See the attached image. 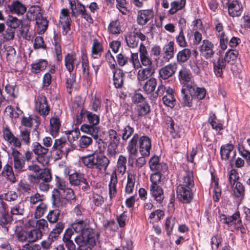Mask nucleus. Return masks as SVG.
<instances>
[{
    "instance_id": "nucleus-62",
    "label": "nucleus",
    "mask_w": 250,
    "mask_h": 250,
    "mask_svg": "<svg viewBox=\"0 0 250 250\" xmlns=\"http://www.w3.org/2000/svg\"><path fill=\"white\" fill-rule=\"evenodd\" d=\"M76 74L71 73L70 74V77L66 79L65 85L69 93H71L74 86L76 84Z\"/></svg>"
},
{
    "instance_id": "nucleus-36",
    "label": "nucleus",
    "mask_w": 250,
    "mask_h": 250,
    "mask_svg": "<svg viewBox=\"0 0 250 250\" xmlns=\"http://www.w3.org/2000/svg\"><path fill=\"white\" fill-rule=\"evenodd\" d=\"M84 175L80 172H75L69 176L70 184L72 186H78L84 181Z\"/></svg>"
},
{
    "instance_id": "nucleus-59",
    "label": "nucleus",
    "mask_w": 250,
    "mask_h": 250,
    "mask_svg": "<svg viewBox=\"0 0 250 250\" xmlns=\"http://www.w3.org/2000/svg\"><path fill=\"white\" fill-rule=\"evenodd\" d=\"M135 178L131 174H128L127 176V181L125 187V191L126 193L130 194L132 193L134 188Z\"/></svg>"
},
{
    "instance_id": "nucleus-48",
    "label": "nucleus",
    "mask_w": 250,
    "mask_h": 250,
    "mask_svg": "<svg viewBox=\"0 0 250 250\" xmlns=\"http://www.w3.org/2000/svg\"><path fill=\"white\" fill-rule=\"evenodd\" d=\"M28 238V242H34L37 240L41 239L42 235V230L34 229L29 231H27Z\"/></svg>"
},
{
    "instance_id": "nucleus-12",
    "label": "nucleus",
    "mask_w": 250,
    "mask_h": 250,
    "mask_svg": "<svg viewBox=\"0 0 250 250\" xmlns=\"http://www.w3.org/2000/svg\"><path fill=\"white\" fill-rule=\"evenodd\" d=\"M154 16V12L152 9H144L138 11L137 15V22L139 25H145Z\"/></svg>"
},
{
    "instance_id": "nucleus-19",
    "label": "nucleus",
    "mask_w": 250,
    "mask_h": 250,
    "mask_svg": "<svg viewBox=\"0 0 250 250\" xmlns=\"http://www.w3.org/2000/svg\"><path fill=\"white\" fill-rule=\"evenodd\" d=\"M64 63L65 66L69 74L72 73L75 66H77L79 64V62L77 61L76 55L71 53H68L65 56Z\"/></svg>"
},
{
    "instance_id": "nucleus-21",
    "label": "nucleus",
    "mask_w": 250,
    "mask_h": 250,
    "mask_svg": "<svg viewBox=\"0 0 250 250\" xmlns=\"http://www.w3.org/2000/svg\"><path fill=\"white\" fill-rule=\"evenodd\" d=\"M155 73V67H149L141 69L138 71L137 79L139 82L147 80L149 78L153 76Z\"/></svg>"
},
{
    "instance_id": "nucleus-9",
    "label": "nucleus",
    "mask_w": 250,
    "mask_h": 250,
    "mask_svg": "<svg viewBox=\"0 0 250 250\" xmlns=\"http://www.w3.org/2000/svg\"><path fill=\"white\" fill-rule=\"evenodd\" d=\"M192 75L190 71L186 68L182 67L178 72V79L181 83L183 84L182 87H186L188 84L197 85L192 81Z\"/></svg>"
},
{
    "instance_id": "nucleus-14",
    "label": "nucleus",
    "mask_w": 250,
    "mask_h": 250,
    "mask_svg": "<svg viewBox=\"0 0 250 250\" xmlns=\"http://www.w3.org/2000/svg\"><path fill=\"white\" fill-rule=\"evenodd\" d=\"M52 198L54 206L61 209L65 207L68 203V201L63 196L62 193L58 189H54L52 191Z\"/></svg>"
},
{
    "instance_id": "nucleus-8",
    "label": "nucleus",
    "mask_w": 250,
    "mask_h": 250,
    "mask_svg": "<svg viewBox=\"0 0 250 250\" xmlns=\"http://www.w3.org/2000/svg\"><path fill=\"white\" fill-rule=\"evenodd\" d=\"M149 167L151 171L155 172L163 173L168 169L167 165L163 162L160 163L158 157L154 156L149 161Z\"/></svg>"
},
{
    "instance_id": "nucleus-55",
    "label": "nucleus",
    "mask_w": 250,
    "mask_h": 250,
    "mask_svg": "<svg viewBox=\"0 0 250 250\" xmlns=\"http://www.w3.org/2000/svg\"><path fill=\"white\" fill-rule=\"evenodd\" d=\"M108 137L109 141V143L118 145L119 144L120 141V136L116 130L113 129H110L108 130Z\"/></svg>"
},
{
    "instance_id": "nucleus-31",
    "label": "nucleus",
    "mask_w": 250,
    "mask_h": 250,
    "mask_svg": "<svg viewBox=\"0 0 250 250\" xmlns=\"http://www.w3.org/2000/svg\"><path fill=\"white\" fill-rule=\"evenodd\" d=\"M175 49V43L174 41H170L165 44L163 48V51L165 55L164 58L169 61L174 57Z\"/></svg>"
},
{
    "instance_id": "nucleus-29",
    "label": "nucleus",
    "mask_w": 250,
    "mask_h": 250,
    "mask_svg": "<svg viewBox=\"0 0 250 250\" xmlns=\"http://www.w3.org/2000/svg\"><path fill=\"white\" fill-rule=\"evenodd\" d=\"M69 3L71 10L72 16L77 17L82 12L84 6L78 0H69Z\"/></svg>"
},
{
    "instance_id": "nucleus-43",
    "label": "nucleus",
    "mask_w": 250,
    "mask_h": 250,
    "mask_svg": "<svg viewBox=\"0 0 250 250\" xmlns=\"http://www.w3.org/2000/svg\"><path fill=\"white\" fill-rule=\"evenodd\" d=\"M85 113V118L89 124L97 125L100 123V116L93 113L92 112L87 110L84 111Z\"/></svg>"
},
{
    "instance_id": "nucleus-41",
    "label": "nucleus",
    "mask_w": 250,
    "mask_h": 250,
    "mask_svg": "<svg viewBox=\"0 0 250 250\" xmlns=\"http://www.w3.org/2000/svg\"><path fill=\"white\" fill-rule=\"evenodd\" d=\"M47 65L48 62L46 60L40 59L37 62L31 65V71L33 73L37 74L44 70Z\"/></svg>"
},
{
    "instance_id": "nucleus-39",
    "label": "nucleus",
    "mask_w": 250,
    "mask_h": 250,
    "mask_svg": "<svg viewBox=\"0 0 250 250\" xmlns=\"http://www.w3.org/2000/svg\"><path fill=\"white\" fill-rule=\"evenodd\" d=\"M191 55L190 49L185 47L178 52L176 55L177 61L179 63L185 62L190 58Z\"/></svg>"
},
{
    "instance_id": "nucleus-3",
    "label": "nucleus",
    "mask_w": 250,
    "mask_h": 250,
    "mask_svg": "<svg viewBox=\"0 0 250 250\" xmlns=\"http://www.w3.org/2000/svg\"><path fill=\"white\" fill-rule=\"evenodd\" d=\"M180 102L183 107H191L196 99L202 100L205 98L206 90L204 88L198 87L197 85L188 84L181 90Z\"/></svg>"
},
{
    "instance_id": "nucleus-2",
    "label": "nucleus",
    "mask_w": 250,
    "mask_h": 250,
    "mask_svg": "<svg viewBox=\"0 0 250 250\" xmlns=\"http://www.w3.org/2000/svg\"><path fill=\"white\" fill-rule=\"evenodd\" d=\"M138 142L139 150L142 156H149L151 149V141L147 136L143 135L139 137L138 133H135L129 141L127 146V150L129 153L128 163H131V156L136 155L138 153L137 145Z\"/></svg>"
},
{
    "instance_id": "nucleus-58",
    "label": "nucleus",
    "mask_w": 250,
    "mask_h": 250,
    "mask_svg": "<svg viewBox=\"0 0 250 250\" xmlns=\"http://www.w3.org/2000/svg\"><path fill=\"white\" fill-rule=\"evenodd\" d=\"M67 143L66 139L64 137H61L56 139L52 147L53 149H61L63 152L64 149H66L65 146Z\"/></svg>"
},
{
    "instance_id": "nucleus-6",
    "label": "nucleus",
    "mask_w": 250,
    "mask_h": 250,
    "mask_svg": "<svg viewBox=\"0 0 250 250\" xmlns=\"http://www.w3.org/2000/svg\"><path fill=\"white\" fill-rule=\"evenodd\" d=\"M14 168L16 172L21 173L26 171L25 161L23 155L16 148L12 149Z\"/></svg>"
},
{
    "instance_id": "nucleus-60",
    "label": "nucleus",
    "mask_w": 250,
    "mask_h": 250,
    "mask_svg": "<svg viewBox=\"0 0 250 250\" xmlns=\"http://www.w3.org/2000/svg\"><path fill=\"white\" fill-rule=\"evenodd\" d=\"M175 39L176 42L180 47L185 48L188 46V42L186 40L182 29L180 30L179 34L176 36Z\"/></svg>"
},
{
    "instance_id": "nucleus-7",
    "label": "nucleus",
    "mask_w": 250,
    "mask_h": 250,
    "mask_svg": "<svg viewBox=\"0 0 250 250\" xmlns=\"http://www.w3.org/2000/svg\"><path fill=\"white\" fill-rule=\"evenodd\" d=\"M192 189L190 188L177 186L176 188L177 198L183 204L190 203L193 198Z\"/></svg>"
},
{
    "instance_id": "nucleus-28",
    "label": "nucleus",
    "mask_w": 250,
    "mask_h": 250,
    "mask_svg": "<svg viewBox=\"0 0 250 250\" xmlns=\"http://www.w3.org/2000/svg\"><path fill=\"white\" fill-rule=\"evenodd\" d=\"M179 186L190 188H192L194 187L193 173L191 171H186L183 176L182 183Z\"/></svg>"
},
{
    "instance_id": "nucleus-10",
    "label": "nucleus",
    "mask_w": 250,
    "mask_h": 250,
    "mask_svg": "<svg viewBox=\"0 0 250 250\" xmlns=\"http://www.w3.org/2000/svg\"><path fill=\"white\" fill-rule=\"evenodd\" d=\"M140 60L141 66L146 67H155L152 59L149 56L146 47L143 43H141L139 47Z\"/></svg>"
},
{
    "instance_id": "nucleus-63",
    "label": "nucleus",
    "mask_w": 250,
    "mask_h": 250,
    "mask_svg": "<svg viewBox=\"0 0 250 250\" xmlns=\"http://www.w3.org/2000/svg\"><path fill=\"white\" fill-rule=\"evenodd\" d=\"M125 40L127 46L130 48H136L138 45L139 40L136 38L133 33L126 37Z\"/></svg>"
},
{
    "instance_id": "nucleus-45",
    "label": "nucleus",
    "mask_w": 250,
    "mask_h": 250,
    "mask_svg": "<svg viewBox=\"0 0 250 250\" xmlns=\"http://www.w3.org/2000/svg\"><path fill=\"white\" fill-rule=\"evenodd\" d=\"M234 148L233 146L231 144H228L223 145L220 148V155L222 159L227 160L229 157L230 153Z\"/></svg>"
},
{
    "instance_id": "nucleus-23",
    "label": "nucleus",
    "mask_w": 250,
    "mask_h": 250,
    "mask_svg": "<svg viewBox=\"0 0 250 250\" xmlns=\"http://www.w3.org/2000/svg\"><path fill=\"white\" fill-rule=\"evenodd\" d=\"M9 11L13 14L18 15H23L26 11V8L19 0L13 1L11 4L8 5Z\"/></svg>"
},
{
    "instance_id": "nucleus-61",
    "label": "nucleus",
    "mask_w": 250,
    "mask_h": 250,
    "mask_svg": "<svg viewBox=\"0 0 250 250\" xmlns=\"http://www.w3.org/2000/svg\"><path fill=\"white\" fill-rule=\"evenodd\" d=\"M21 24V21L18 19L16 17H13L12 16H8L6 21V24L8 27L12 28L15 30V29L19 27Z\"/></svg>"
},
{
    "instance_id": "nucleus-49",
    "label": "nucleus",
    "mask_w": 250,
    "mask_h": 250,
    "mask_svg": "<svg viewBox=\"0 0 250 250\" xmlns=\"http://www.w3.org/2000/svg\"><path fill=\"white\" fill-rule=\"evenodd\" d=\"M118 146L119 145L118 144L109 143L107 146L106 155L110 161L112 160V159H115L118 154Z\"/></svg>"
},
{
    "instance_id": "nucleus-1",
    "label": "nucleus",
    "mask_w": 250,
    "mask_h": 250,
    "mask_svg": "<svg viewBox=\"0 0 250 250\" xmlns=\"http://www.w3.org/2000/svg\"><path fill=\"white\" fill-rule=\"evenodd\" d=\"M71 228L75 232L80 233L75 238V241L78 246L77 250H92L96 244L95 233L93 229L87 227L82 220L74 223Z\"/></svg>"
},
{
    "instance_id": "nucleus-25",
    "label": "nucleus",
    "mask_w": 250,
    "mask_h": 250,
    "mask_svg": "<svg viewBox=\"0 0 250 250\" xmlns=\"http://www.w3.org/2000/svg\"><path fill=\"white\" fill-rule=\"evenodd\" d=\"M157 83V80L155 78H150L142 85V90L145 93L151 95L156 88Z\"/></svg>"
},
{
    "instance_id": "nucleus-22",
    "label": "nucleus",
    "mask_w": 250,
    "mask_h": 250,
    "mask_svg": "<svg viewBox=\"0 0 250 250\" xmlns=\"http://www.w3.org/2000/svg\"><path fill=\"white\" fill-rule=\"evenodd\" d=\"M150 193L154 199L159 204L163 201L164 199V191L160 186H150Z\"/></svg>"
},
{
    "instance_id": "nucleus-18",
    "label": "nucleus",
    "mask_w": 250,
    "mask_h": 250,
    "mask_svg": "<svg viewBox=\"0 0 250 250\" xmlns=\"http://www.w3.org/2000/svg\"><path fill=\"white\" fill-rule=\"evenodd\" d=\"M229 14L232 17H239L243 10L242 5L237 0H233L228 3Z\"/></svg>"
},
{
    "instance_id": "nucleus-16",
    "label": "nucleus",
    "mask_w": 250,
    "mask_h": 250,
    "mask_svg": "<svg viewBox=\"0 0 250 250\" xmlns=\"http://www.w3.org/2000/svg\"><path fill=\"white\" fill-rule=\"evenodd\" d=\"M164 104L167 106L173 108L176 104V100L174 96V90L168 86L167 93L162 98Z\"/></svg>"
},
{
    "instance_id": "nucleus-50",
    "label": "nucleus",
    "mask_w": 250,
    "mask_h": 250,
    "mask_svg": "<svg viewBox=\"0 0 250 250\" xmlns=\"http://www.w3.org/2000/svg\"><path fill=\"white\" fill-rule=\"evenodd\" d=\"M10 212L12 215H23L24 212L23 203L20 202L11 207Z\"/></svg>"
},
{
    "instance_id": "nucleus-52",
    "label": "nucleus",
    "mask_w": 250,
    "mask_h": 250,
    "mask_svg": "<svg viewBox=\"0 0 250 250\" xmlns=\"http://www.w3.org/2000/svg\"><path fill=\"white\" fill-rule=\"evenodd\" d=\"M167 87H166L163 84L159 85L156 92L150 96V99L151 101H156L158 96H164L167 93Z\"/></svg>"
},
{
    "instance_id": "nucleus-47",
    "label": "nucleus",
    "mask_w": 250,
    "mask_h": 250,
    "mask_svg": "<svg viewBox=\"0 0 250 250\" xmlns=\"http://www.w3.org/2000/svg\"><path fill=\"white\" fill-rule=\"evenodd\" d=\"M233 193L234 196L237 198H240L241 200L244 198L245 188L244 186L240 182H237L235 184V186L233 188Z\"/></svg>"
},
{
    "instance_id": "nucleus-5",
    "label": "nucleus",
    "mask_w": 250,
    "mask_h": 250,
    "mask_svg": "<svg viewBox=\"0 0 250 250\" xmlns=\"http://www.w3.org/2000/svg\"><path fill=\"white\" fill-rule=\"evenodd\" d=\"M35 108L42 116L45 117L49 113L50 108L46 97L39 94L35 97Z\"/></svg>"
},
{
    "instance_id": "nucleus-38",
    "label": "nucleus",
    "mask_w": 250,
    "mask_h": 250,
    "mask_svg": "<svg viewBox=\"0 0 250 250\" xmlns=\"http://www.w3.org/2000/svg\"><path fill=\"white\" fill-rule=\"evenodd\" d=\"M33 121L36 123V126H39L40 124V118L35 115L29 117L23 116L21 119V124L25 127H31L33 125Z\"/></svg>"
},
{
    "instance_id": "nucleus-33",
    "label": "nucleus",
    "mask_w": 250,
    "mask_h": 250,
    "mask_svg": "<svg viewBox=\"0 0 250 250\" xmlns=\"http://www.w3.org/2000/svg\"><path fill=\"white\" fill-rule=\"evenodd\" d=\"M42 16L41 13V7L37 5H32L28 9L27 13V17L28 20L34 21L38 18V17H41Z\"/></svg>"
},
{
    "instance_id": "nucleus-56",
    "label": "nucleus",
    "mask_w": 250,
    "mask_h": 250,
    "mask_svg": "<svg viewBox=\"0 0 250 250\" xmlns=\"http://www.w3.org/2000/svg\"><path fill=\"white\" fill-rule=\"evenodd\" d=\"M60 213L61 210L59 209L50 210L46 217L48 221L51 223H56L59 219Z\"/></svg>"
},
{
    "instance_id": "nucleus-4",
    "label": "nucleus",
    "mask_w": 250,
    "mask_h": 250,
    "mask_svg": "<svg viewBox=\"0 0 250 250\" xmlns=\"http://www.w3.org/2000/svg\"><path fill=\"white\" fill-rule=\"evenodd\" d=\"M32 150L36 155V160L43 166L47 165L49 163V159L47 155L48 148L44 147L37 142H34L32 145Z\"/></svg>"
},
{
    "instance_id": "nucleus-20",
    "label": "nucleus",
    "mask_w": 250,
    "mask_h": 250,
    "mask_svg": "<svg viewBox=\"0 0 250 250\" xmlns=\"http://www.w3.org/2000/svg\"><path fill=\"white\" fill-rule=\"evenodd\" d=\"M81 131L90 135L94 140H97L99 137V128L95 125L84 124L81 126Z\"/></svg>"
},
{
    "instance_id": "nucleus-26",
    "label": "nucleus",
    "mask_w": 250,
    "mask_h": 250,
    "mask_svg": "<svg viewBox=\"0 0 250 250\" xmlns=\"http://www.w3.org/2000/svg\"><path fill=\"white\" fill-rule=\"evenodd\" d=\"M113 83L115 87L117 88H121L123 85L125 74L121 69H117L113 71Z\"/></svg>"
},
{
    "instance_id": "nucleus-57",
    "label": "nucleus",
    "mask_w": 250,
    "mask_h": 250,
    "mask_svg": "<svg viewBox=\"0 0 250 250\" xmlns=\"http://www.w3.org/2000/svg\"><path fill=\"white\" fill-rule=\"evenodd\" d=\"M127 162V159L125 156L121 155L119 156L118 162H117V168L118 171L122 174H124L126 169V164Z\"/></svg>"
},
{
    "instance_id": "nucleus-46",
    "label": "nucleus",
    "mask_w": 250,
    "mask_h": 250,
    "mask_svg": "<svg viewBox=\"0 0 250 250\" xmlns=\"http://www.w3.org/2000/svg\"><path fill=\"white\" fill-rule=\"evenodd\" d=\"M50 131L52 135H56L59 132L61 126L60 119L57 117H52L50 120Z\"/></svg>"
},
{
    "instance_id": "nucleus-51",
    "label": "nucleus",
    "mask_w": 250,
    "mask_h": 250,
    "mask_svg": "<svg viewBox=\"0 0 250 250\" xmlns=\"http://www.w3.org/2000/svg\"><path fill=\"white\" fill-rule=\"evenodd\" d=\"M71 20L70 17L66 18H60L59 23L62 27V34L64 35H66L70 30V23Z\"/></svg>"
},
{
    "instance_id": "nucleus-53",
    "label": "nucleus",
    "mask_w": 250,
    "mask_h": 250,
    "mask_svg": "<svg viewBox=\"0 0 250 250\" xmlns=\"http://www.w3.org/2000/svg\"><path fill=\"white\" fill-rule=\"evenodd\" d=\"M65 133L67 136L68 142L73 143L78 139L80 132L78 128L76 127L74 129L65 131Z\"/></svg>"
},
{
    "instance_id": "nucleus-32",
    "label": "nucleus",
    "mask_w": 250,
    "mask_h": 250,
    "mask_svg": "<svg viewBox=\"0 0 250 250\" xmlns=\"http://www.w3.org/2000/svg\"><path fill=\"white\" fill-rule=\"evenodd\" d=\"M117 184V177L115 171L112 172L110 175V180L109 184V194L110 198L115 197L116 193V185Z\"/></svg>"
},
{
    "instance_id": "nucleus-40",
    "label": "nucleus",
    "mask_w": 250,
    "mask_h": 250,
    "mask_svg": "<svg viewBox=\"0 0 250 250\" xmlns=\"http://www.w3.org/2000/svg\"><path fill=\"white\" fill-rule=\"evenodd\" d=\"M19 137L21 143L28 146L30 145L31 142L30 129L26 128L20 129Z\"/></svg>"
},
{
    "instance_id": "nucleus-24",
    "label": "nucleus",
    "mask_w": 250,
    "mask_h": 250,
    "mask_svg": "<svg viewBox=\"0 0 250 250\" xmlns=\"http://www.w3.org/2000/svg\"><path fill=\"white\" fill-rule=\"evenodd\" d=\"M226 62L222 56H220L217 61L213 62L214 72L217 77H222L223 69L226 67Z\"/></svg>"
},
{
    "instance_id": "nucleus-11",
    "label": "nucleus",
    "mask_w": 250,
    "mask_h": 250,
    "mask_svg": "<svg viewBox=\"0 0 250 250\" xmlns=\"http://www.w3.org/2000/svg\"><path fill=\"white\" fill-rule=\"evenodd\" d=\"M213 44L208 40H204L199 47L201 55L206 59L213 57L215 51Z\"/></svg>"
},
{
    "instance_id": "nucleus-30",
    "label": "nucleus",
    "mask_w": 250,
    "mask_h": 250,
    "mask_svg": "<svg viewBox=\"0 0 250 250\" xmlns=\"http://www.w3.org/2000/svg\"><path fill=\"white\" fill-rule=\"evenodd\" d=\"M186 0H174L170 3V8L168 13L170 15H174L177 11L182 10L186 5Z\"/></svg>"
},
{
    "instance_id": "nucleus-27",
    "label": "nucleus",
    "mask_w": 250,
    "mask_h": 250,
    "mask_svg": "<svg viewBox=\"0 0 250 250\" xmlns=\"http://www.w3.org/2000/svg\"><path fill=\"white\" fill-rule=\"evenodd\" d=\"M1 174L11 184H14L17 181L12 167L8 164L3 167Z\"/></svg>"
},
{
    "instance_id": "nucleus-54",
    "label": "nucleus",
    "mask_w": 250,
    "mask_h": 250,
    "mask_svg": "<svg viewBox=\"0 0 250 250\" xmlns=\"http://www.w3.org/2000/svg\"><path fill=\"white\" fill-rule=\"evenodd\" d=\"M92 137L86 135H82L79 140L78 146L81 148H86L92 144Z\"/></svg>"
},
{
    "instance_id": "nucleus-64",
    "label": "nucleus",
    "mask_w": 250,
    "mask_h": 250,
    "mask_svg": "<svg viewBox=\"0 0 250 250\" xmlns=\"http://www.w3.org/2000/svg\"><path fill=\"white\" fill-rule=\"evenodd\" d=\"M47 210V205L43 203H40L37 207L34 215L36 219L40 218L42 216Z\"/></svg>"
},
{
    "instance_id": "nucleus-17",
    "label": "nucleus",
    "mask_w": 250,
    "mask_h": 250,
    "mask_svg": "<svg viewBox=\"0 0 250 250\" xmlns=\"http://www.w3.org/2000/svg\"><path fill=\"white\" fill-rule=\"evenodd\" d=\"M82 162L87 168L99 170L97 155L93 154L82 157Z\"/></svg>"
},
{
    "instance_id": "nucleus-35",
    "label": "nucleus",
    "mask_w": 250,
    "mask_h": 250,
    "mask_svg": "<svg viewBox=\"0 0 250 250\" xmlns=\"http://www.w3.org/2000/svg\"><path fill=\"white\" fill-rule=\"evenodd\" d=\"M103 51L104 48L102 43L98 39H94L91 48L92 57L94 59L98 58Z\"/></svg>"
},
{
    "instance_id": "nucleus-44",
    "label": "nucleus",
    "mask_w": 250,
    "mask_h": 250,
    "mask_svg": "<svg viewBox=\"0 0 250 250\" xmlns=\"http://www.w3.org/2000/svg\"><path fill=\"white\" fill-rule=\"evenodd\" d=\"M97 158L99 171L104 170L105 172L110 163V160L107 157L103 155H97Z\"/></svg>"
},
{
    "instance_id": "nucleus-34",
    "label": "nucleus",
    "mask_w": 250,
    "mask_h": 250,
    "mask_svg": "<svg viewBox=\"0 0 250 250\" xmlns=\"http://www.w3.org/2000/svg\"><path fill=\"white\" fill-rule=\"evenodd\" d=\"M37 24V31L39 34H43L46 30L48 26V21L42 16L38 17V18L35 20Z\"/></svg>"
},
{
    "instance_id": "nucleus-37",
    "label": "nucleus",
    "mask_w": 250,
    "mask_h": 250,
    "mask_svg": "<svg viewBox=\"0 0 250 250\" xmlns=\"http://www.w3.org/2000/svg\"><path fill=\"white\" fill-rule=\"evenodd\" d=\"M135 111L139 117H143L150 112V106L146 102H143V103L136 104Z\"/></svg>"
},
{
    "instance_id": "nucleus-42",
    "label": "nucleus",
    "mask_w": 250,
    "mask_h": 250,
    "mask_svg": "<svg viewBox=\"0 0 250 250\" xmlns=\"http://www.w3.org/2000/svg\"><path fill=\"white\" fill-rule=\"evenodd\" d=\"M108 31L112 34H120L122 32L121 22L118 20L111 21L108 26Z\"/></svg>"
},
{
    "instance_id": "nucleus-15",
    "label": "nucleus",
    "mask_w": 250,
    "mask_h": 250,
    "mask_svg": "<svg viewBox=\"0 0 250 250\" xmlns=\"http://www.w3.org/2000/svg\"><path fill=\"white\" fill-rule=\"evenodd\" d=\"M3 136L4 139L15 147L21 148L22 145L21 140L15 136L8 127L3 129Z\"/></svg>"
},
{
    "instance_id": "nucleus-13",
    "label": "nucleus",
    "mask_w": 250,
    "mask_h": 250,
    "mask_svg": "<svg viewBox=\"0 0 250 250\" xmlns=\"http://www.w3.org/2000/svg\"><path fill=\"white\" fill-rule=\"evenodd\" d=\"M177 69V64L175 62L170 63L159 70V76L163 80H167L175 73Z\"/></svg>"
}]
</instances>
